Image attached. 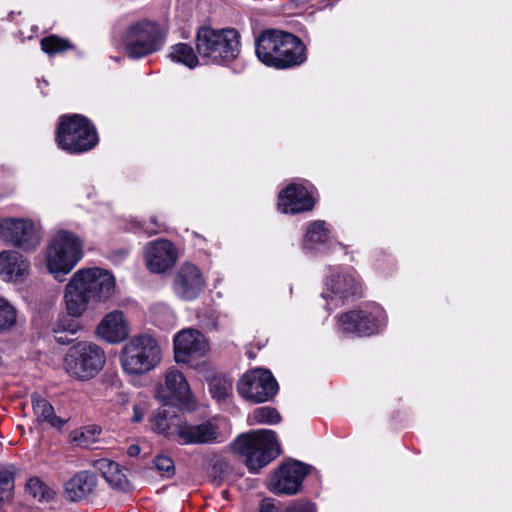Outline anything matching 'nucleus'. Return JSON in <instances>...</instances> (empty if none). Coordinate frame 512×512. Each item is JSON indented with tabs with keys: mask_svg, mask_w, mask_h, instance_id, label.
Segmentation results:
<instances>
[{
	"mask_svg": "<svg viewBox=\"0 0 512 512\" xmlns=\"http://www.w3.org/2000/svg\"><path fill=\"white\" fill-rule=\"evenodd\" d=\"M183 419L182 416L166 409H159L153 416L152 429L165 438L178 442Z\"/></svg>",
	"mask_w": 512,
	"mask_h": 512,
	"instance_id": "nucleus-24",
	"label": "nucleus"
},
{
	"mask_svg": "<svg viewBox=\"0 0 512 512\" xmlns=\"http://www.w3.org/2000/svg\"><path fill=\"white\" fill-rule=\"evenodd\" d=\"M281 420L280 414L275 408L263 406L254 409L247 418L250 425L268 424L274 425Z\"/></svg>",
	"mask_w": 512,
	"mask_h": 512,
	"instance_id": "nucleus-31",
	"label": "nucleus"
},
{
	"mask_svg": "<svg viewBox=\"0 0 512 512\" xmlns=\"http://www.w3.org/2000/svg\"><path fill=\"white\" fill-rule=\"evenodd\" d=\"M56 142L59 148L78 154L92 149L98 143L96 129L84 116L74 114L60 118Z\"/></svg>",
	"mask_w": 512,
	"mask_h": 512,
	"instance_id": "nucleus-7",
	"label": "nucleus"
},
{
	"mask_svg": "<svg viewBox=\"0 0 512 512\" xmlns=\"http://www.w3.org/2000/svg\"><path fill=\"white\" fill-rule=\"evenodd\" d=\"M234 450L245 456L246 466L252 473L258 472L280 454L276 434L260 429L240 435L233 443Z\"/></svg>",
	"mask_w": 512,
	"mask_h": 512,
	"instance_id": "nucleus-4",
	"label": "nucleus"
},
{
	"mask_svg": "<svg viewBox=\"0 0 512 512\" xmlns=\"http://www.w3.org/2000/svg\"><path fill=\"white\" fill-rule=\"evenodd\" d=\"M64 299L67 312L73 317H80L92 300L72 279L66 285Z\"/></svg>",
	"mask_w": 512,
	"mask_h": 512,
	"instance_id": "nucleus-26",
	"label": "nucleus"
},
{
	"mask_svg": "<svg viewBox=\"0 0 512 512\" xmlns=\"http://www.w3.org/2000/svg\"><path fill=\"white\" fill-rule=\"evenodd\" d=\"M141 419H142V414H139V413H138V407H137V406H135V407H134V417H133V420H134L135 422H138V421H140Z\"/></svg>",
	"mask_w": 512,
	"mask_h": 512,
	"instance_id": "nucleus-45",
	"label": "nucleus"
},
{
	"mask_svg": "<svg viewBox=\"0 0 512 512\" xmlns=\"http://www.w3.org/2000/svg\"><path fill=\"white\" fill-rule=\"evenodd\" d=\"M26 489L38 501H49L54 495V492L38 478H31Z\"/></svg>",
	"mask_w": 512,
	"mask_h": 512,
	"instance_id": "nucleus-35",
	"label": "nucleus"
},
{
	"mask_svg": "<svg viewBox=\"0 0 512 512\" xmlns=\"http://www.w3.org/2000/svg\"><path fill=\"white\" fill-rule=\"evenodd\" d=\"M155 397L163 404L179 403L188 406L193 402V395L186 377L175 367L165 371L164 382L157 386Z\"/></svg>",
	"mask_w": 512,
	"mask_h": 512,
	"instance_id": "nucleus-14",
	"label": "nucleus"
},
{
	"mask_svg": "<svg viewBox=\"0 0 512 512\" xmlns=\"http://www.w3.org/2000/svg\"><path fill=\"white\" fill-rule=\"evenodd\" d=\"M84 243L73 232L57 231L45 249V266L49 274L59 282L74 269L83 257Z\"/></svg>",
	"mask_w": 512,
	"mask_h": 512,
	"instance_id": "nucleus-2",
	"label": "nucleus"
},
{
	"mask_svg": "<svg viewBox=\"0 0 512 512\" xmlns=\"http://www.w3.org/2000/svg\"><path fill=\"white\" fill-rule=\"evenodd\" d=\"M70 48L71 45L67 40L59 38L55 35H50L41 40L42 51L49 55H54Z\"/></svg>",
	"mask_w": 512,
	"mask_h": 512,
	"instance_id": "nucleus-36",
	"label": "nucleus"
},
{
	"mask_svg": "<svg viewBox=\"0 0 512 512\" xmlns=\"http://www.w3.org/2000/svg\"><path fill=\"white\" fill-rule=\"evenodd\" d=\"M0 238L23 250H34L41 235L35 222L28 218H5L0 221Z\"/></svg>",
	"mask_w": 512,
	"mask_h": 512,
	"instance_id": "nucleus-12",
	"label": "nucleus"
},
{
	"mask_svg": "<svg viewBox=\"0 0 512 512\" xmlns=\"http://www.w3.org/2000/svg\"><path fill=\"white\" fill-rule=\"evenodd\" d=\"M278 385L270 371L257 368L246 372L238 381V393L246 400L255 403L271 399Z\"/></svg>",
	"mask_w": 512,
	"mask_h": 512,
	"instance_id": "nucleus-13",
	"label": "nucleus"
},
{
	"mask_svg": "<svg viewBox=\"0 0 512 512\" xmlns=\"http://www.w3.org/2000/svg\"><path fill=\"white\" fill-rule=\"evenodd\" d=\"M312 0H291L290 5L296 9H304Z\"/></svg>",
	"mask_w": 512,
	"mask_h": 512,
	"instance_id": "nucleus-42",
	"label": "nucleus"
},
{
	"mask_svg": "<svg viewBox=\"0 0 512 512\" xmlns=\"http://www.w3.org/2000/svg\"><path fill=\"white\" fill-rule=\"evenodd\" d=\"M155 468L161 472L164 476L170 477L174 474V462L173 460L165 455H158L154 458Z\"/></svg>",
	"mask_w": 512,
	"mask_h": 512,
	"instance_id": "nucleus-39",
	"label": "nucleus"
},
{
	"mask_svg": "<svg viewBox=\"0 0 512 512\" xmlns=\"http://www.w3.org/2000/svg\"><path fill=\"white\" fill-rule=\"evenodd\" d=\"M256 55L266 66L284 69L305 60L304 46L291 33L280 30L263 31L256 39Z\"/></svg>",
	"mask_w": 512,
	"mask_h": 512,
	"instance_id": "nucleus-1",
	"label": "nucleus"
},
{
	"mask_svg": "<svg viewBox=\"0 0 512 512\" xmlns=\"http://www.w3.org/2000/svg\"><path fill=\"white\" fill-rule=\"evenodd\" d=\"M55 339L60 344H67L71 341V339L67 335L63 334H55Z\"/></svg>",
	"mask_w": 512,
	"mask_h": 512,
	"instance_id": "nucleus-44",
	"label": "nucleus"
},
{
	"mask_svg": "<svg viewBox=\"0 0 512 512\" xmlns=\"http://www.w3.org/2000/svg\"><path fill=\"white\" fill-rule=\"evenodd\" d=\"M94 467L100 471L105 480L114 488L128 491L131 488L126 471L110 459L102 458L94 462Z\"/></svg>",
	"mask_w": 512,
	"mask_h": 512,
	"instance_id": "nucleus-25",
	"label": "nucleus"
},
{
	"mask_svg": "<svg viewBox=\"0 0 512 512\" xmlns=\"http://www.w3.org/2000/svg\"><path fill=\"white\" fill-rule=\"evenodd\" d=\"M98 486L96 474L80 471L72 476L64 485V495L71 502H78L94 494Z\"/></svg>",
	"mask_w": 512,
	"mask_h": 512,
	"instance_id": "nucleus-22",
	"label": "nucleus"
},
{
	"mask_svg": "<svg viewBox=\"0 0 512 512\" xmlns=\"http://www.w3.org/2000/svg\"><path fill=\"white\" fill-rule=\"evenodd\" d=\"M385 325V312L375 303L339 314L336 317L337 330L343 334L370 336L378 333Z\"/></svg>",
	"mask_w": 512,
	"mask_h": 512,
	"instance_id": "nucleus-8",
	"label": "nucleus"
},
{
	"mask_svg": "<svg viewBox=\"0 0 512 512\" xmlns=\"http://www.w3.org/2000/svg\"><path fill=\"white\" fill-rule=\"evenodd\" d=\"M17 322V310L7 299L0 297V334L12 330Z\"/></svg>",
	"mask_w": 512,
	"mask_h": 512,
	"instance_id": "nucleus-32",
	"label": "nucleus"
},
{
	"mask_svg": "<svg viewBox=\"0 0 512 512\" xmlns=\"http://www.w3.org/2000/svg\"><path fill=\"white\" fill-rule=\"evenodd\" d=\"M135 229L151 236L164 230V224L159 222L156 216H151L149 221L135 222Z\"/></svg>",
	"mask_w": 512,
	"mask_h": 512,
	"instance_id": "nucleus-37",
	"label": "nucleus"
},
{
	"mask_svg": "<svg viewBox=\"0 0 512 512\" xmlns=\"http://www.w3.org/2000/svg\"><path fill=\"white\" fill-rule=\"evenodd\" d=\"M105 362V352L99 345L79 341L67 350L63 358V369L76 380L88 381L102 370Z\"/></svg>",
	"mask_w": 512,
	"mask_h": 512,
	"instance_id": "nucleus-6",
	"label": "nucleus"
},
{
	"mask_svg": "<svg viewBox=\"0 0 512 512\" xmlns=\"http://www.w3.org/2000/svg\"><path fill=\"white\" fill-rule=\"evenodd\" d=\"M127 453L131 457H136L140 453V447L138 445H130L127 449Z\"/></svg>",
	"mask_w": 512,
	"mask_h": 512,
	"instance_id": "nucleus-43",
	"label": "nucleus"
},
{
	"mask_svg": "<svg viewBox=\"0 0 512 512\" xmlns=\"http://www.w3.org/2000/svg\"><path fill=\"white\" fill-rule=\"evenodd\" d=\"M34 416L39 423H46L54 428H61L64 420L55 414L53 406L43 397L34 393L31 396Z\"/></svg>",
	"mask_w": 512,
	"mask_h": 512,
	"instance_id": "nucleus-27",
	"label": "nucleus"
},
{
	"mask_svg": "<svg viewBox=\"0 0 512 512\" xmlns=\"http://www.w3.org/2000/svg\"><path fill=\"white\" fill-rule=\"evenodd\" d=\"M197 51L206 63L220 64L235 59L240 51L239 34L234 29L202 27L197 33Z\"/></svg>",
	"mask_w": 512,
	"mask_h": 512,
	"instance_id": "nucleus-5",
	"label": "nucleus"
},
{
	"mask_svg": "<svg viewBox=\"0 0 512 512\" xmlns=\"http://www.w3.org/2000/svg\"><path fill=\"white\" fill-rule=\"evenodd\" d=\"M210 393L218 401L225 400L232 392V382L226 377H215L209 384Z\"/></svg>",
	"mask_w": 512,
	"mask_h": 512,
	"instance_id": "nucleus-34",
	"label": "nucleus"
},
{
	"mask_svg": "<svg viewBox=\"0 0 512 512\" xmlns=\"http://www.w3.org/2000/svg\"><path fill=\"white\" fill-rule=\"evenodd\" d=\"M178 443L181 445H201L220 441V424L217 419L199 424H190L183 419Z\"/></svg>",
	"mask_w": 512,
	"mask_h": 512,
	"instance_id": "nucleus-19",
	"label": "nucleus"
},
{
	"mask_svg": "<svg viewBox=\"0 0 512 512\" xmlns=\"http://www.w3.org/2000/svg\"><path fill=\"white\" fill-rule=\"evenodd\" d=\"M328 239L329 230L326 227V223L322 220H317L307 226L302 245L306 250H313L317 245L325 243Z\"/></svg>",
	"mask_w": 512,
	"mask_h": 512,
	"instance_id": "nucleus-28",
	"label": "nucleus"
},
{
	"mask_svg": "<svg viewBox=\"0 0 512 512\" xmlns=\"http://www.w3.org/2000/svg\"><path fill=\"white\" fill-rule=\"evenodd\" d=\"M124 45L131 58H141L158 51L163 45L159 27L152 22L132 25L126 32Z\"/></svg>",
	"mask_w": 512,
	"mask_h": 512,
	"instance_id": "nucleus-11",
	"label": "nucleus"
},
{
	"mask_svg": "<svg viewBox=\"0 0 512 512\" xmlns=\"http://www.w3.org/2000/svg\"><path fill=\"white\" fill-rule=\"evenodd\" d=\"M80 326L77 322L67 317L61 318L53 327L54 334H65L75 335Z\"/></svg>",
	"mask_w": 512,
	"mask_h": 512,
	"instance_id": "nucleus-38",
	"label": "nucleus"
},
{
	"mask_svg": "<svg viewBox=\"0 0 512 512\" xmlns=\"http://www.w3.org/2000/svg\"><path fill=\"white\" fill-rule=\"evenodd\" d=\"M71 279L93 301L105 302L115 294L116 281L109 270L100 267L81 268L73 274Z\"/></svg>",
	"mask_w": 512,
	"mask_h": 512,
	"instance_id": "nucleus-10",
	"label": "nucleus"
},
{
	"mask_svg": "<svg viewBox=\"0 0 512 512\" xmlns=\"http://www.w3.org/2000/svg\"><path fill=\"white\" fill-rule=\"evenodd\" d=\"M119 358L125 373L140 376L149 373L160 364L162 351L153 336L140 334L133 336L125 343Z\"/></svg>",
	"mask_w": 512,
	"mask_h": 512,
	"instance_id": "nucleus-3",
	"label": "nucleus"
},
{
	"mask_svg": "<svg viewBox=\"0 0 512 512\" xmlns=\"http://www.w3.org/2000/svg\"><path fill=\"white\" fill-rule=\"evenodd\" d=\"M101 428L97 425H90L71 432V442L80 447H89L99 439Z\"/></svg>",
	"mask_w": 512,
	"mask_h": 512,
	"instance_id": "nucleus-30",
	"label": "nucleus"
},
{
	"mask_svg": "<svg viewBox=\"0 0 512 512\" xmlns=\"http://www.w3.org/2000/svg\"><path fill=\"white\" fill-rule=\"evenodd\" d=\"M259 512H278L272 499H264L260 504Z\"/></svg>",
	"mask_w": 512,
	"mask_h": 512,
	"instance_id": "nucleus-41",
	"label": "nucleus"
},
{
	"mask_svg": "<svg viewBox=\"0 0 512 512\" xmlns=\"http://www.w3.org/2000/svg\"><path fill=\"white\" fill-rule=\"evenodd\" d=\"M361 284L350 268L330 267L324 281V289L322 297L330 300V304L326 307L328 310L343 305L350 297L360 292Z\"/></svg>",
	"mask_w": 512,
	"mask_h": 512,
	"instance_id": "nucleus-9",
	"label": "nucleus"
},
{
	"mask_svg": "<svg viewBox=\"0 0 512 512\" xmlns=\"http://www.w3.org/2000/svg\"><path fill=\"white\" fill-rule=\"evenodd\" d=\"M144 260L150 272L163 273L176 263L177 250L171 241L157 239L146 245Z\"/></svg>",
	"mask_w": 512,
	"mask_h": 512,
	"instance_id": "nucleus-17",
	"label": "nucleus"
},
{
	"mask_svg": "<svg viewBox=\"0 0 512 512\" xmlns=\"http://www.w3.org/2000/svg\"><path fill=\"white\" fill-rule=\"evenodd\" d=\"M205 287V278L198 267L191 263L182 264L173 282L175 294L187 301L196 299Z\"/></svg>",
	"mask_w": 512,
	"mask_h": 512,
	"instance_id": "nucleus-18",
	"label": "nucleus"
},
{
	"mask_svg": "<svg viewBox=\"0 0 512 512\" xmlns=\"http://www.w3.org/2000/svg\"><path fill=\"white\" fill-rule=\"evenodd\" d=\"M285 512H316V509L310 502H294Z\"/></svg>",
	"mask_w": 512,
	"mask_h": 512,
	"instance_id": "nucleus-40",
	"label": "nucleus"
},
{
	"mask_svg": "<svg viewBox=\"0 0 512 512\" xmlns=\"http://www.w3.org/2000/svg\"><path fill=\"white\" fill-rule=\"evenodd\" d=\"M169 57L173 62L181 63L193 69L199 64V59L193 48L186 43H178L170 48Z\"/></svg>",
	"mask_w": 512,
	"mask_h": 512,
	"instance_id": "nucleus-29",
	"label": "nucleus"
},
{
	"mask_svg": "<svg viewBox=\"0 0 512 512\" xmlns=\"http://www.w3.org/2000/svg\"><path fill=\"white\" fill-rule=\"evenodd\" d=\"M29 262L16 251L0 252V277L4 281L21 282L28 274Z\"/></svg>",
	"mask_w": 512,
	"mask_h": 512,
	"instance_id": "nucleus-23",
	"label": "nucleus"
},
{
	"mask_svg": "<svg viewBox=\"0 0 512 512\" xmlns=\"http://www.w3.org/2000/svg\"><path fill=\"white\" fill-rule=\"evenodd\" d=\"M130 328L125 314L121 310H113L107 313L98 323L96 336L109 343L118 344L129 336Z\"/></svg>",
	"mask_w": 512,
	"mask_h": 512,
	"instance_id": "nucleus-21",
	"label": "nucleus"
},
{
	"mask_svg": "<svg viewBox=\"0 0 512 512\" xmlns=\"http://www.w3.org/2000/svg\"><path fill=\"white\" fill-rule=\"evenodd\" d=\"M310 467L296 460L282 464L273 474L270 489L278 495H294L299 492Z\"/></svg>",
	"mask_w": 512,
	"mask_h": 512,
	"instance_id": "nucleus-15",
	"label": "nucleus"
},
{
	"mask_svg": "<svg viewBox=\"0 0 512 512\" xmlns=\"http://www.w3.org/2000/svg\"><path fill=\"white\" fill-rule=\"evenodd\" d=\"M314 204L315 201L308 188L298 183L289 184L278 196V210L285 214L309 211Z\"/></svg>",
	"mask_w": 512,
	"mask_h": 512,
	"instance_id": "nucleus-20",
	"label": "nucleus"
},
{
	"mask_svg": "<svg viewBox=\"0 0 512 512\" xmlns=\"http://www.w3.org/2000/svg\"><path fill=\"white\" fill-rule=\"evenodd\" d=\"M208 350V342L198 330H182L174 337V357L177 363H189L204 356Z\"/></svg>",
	"mask_w": 512,
	"mask_h": 512,
	"instance_id": "nucleus-16",
	"label": "nucleus"
},
{
	"mask_svg": "<svg viewBox=\"0 0 512 512\" xmlns=\"http://www.w3.org/2000/svg\"><path fill=\"white\" fill-rule=\"evenodd\" d=\"M15 467L0 465V501H8L14 489Z\"/></svg>",
	"mask_w": 512,
	"mask_h": 512,
	"instance_id": "nucleus-33",
	"label": "nucleus"
}]
</instances>
